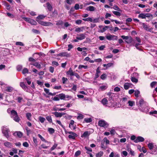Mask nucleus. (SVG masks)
I'll list each match as a JSON object with an SVG mask.
<instances>
[{
  "instance_id": "f257e3e1",
  "label": "nucleus",
  "mask_w": 157,
  "mask_h": 157,
  "mask_svg": "<svg viewBox=\"0 0 157 157\" xmlns=\"http://www.w3.org/2000/svg\"><path fill=\"white\" fill-rule=\"evenodd\" d=\"M46 16L43 15H39L36 18V21L40 25L44 26H48L51 25H53L51 22H45L40 20L44 19Z\"/></svg>"
},
{
  "instance_id": "f03ea898",
  "label": "nucleus",
  "mask_w": 157,
  "mask_h": 157,
  "mask_svg": "<svg viewBox=\"0 0 157 157\" xmlns=\"http://www.w3.org/2000/svg\"><path fill=\"white\" fill-rule=\"evenodd\" d=\"M10 117L16 122H18L20 120V119L17 114V112L14 110H12L11 111Z\"/></svg>"
},
{
  "instance_id": "7ed1b4c3",
  "label": "nucleus",
  "mask_w": 157,
  "mask_h": 157,
  "mask_svg": "<svg viewBox=\"0 0 157 157\" xmlns=\"http://www.w3.org/2000/svg\"><path fill=\"white\" fill-rule=\"evenodd\" d=\"M121 37L124 40H125V42L129 44L131 43L132 41V39L131 37H129L128 36H125L123 35L121 36Z\"/></svg>"
},
{
  "instance_id": "20e7f679",
  "label": "nucleus",
  "mask_w": 157,
  "mask_h": 157,
  "mask_svg": "<svg viewBox=\"0 0 157 157\" xmlns=\"http://www.w3.org/2000/svg\"><path fill=\"white\" fill-rule=\"evenodd\" d=\"M98 125L101 127H107L109 125L104 120H101L99 121L98 122Z\"/></svg>"
},
{
  "instance_id": "39448f33",
  "label": "nucleus",
  "mask_w": 157,
  "mask_h": 157,
  "mask_svg": "<svg viewBox=\"0 0 157 157\" xmlns=\"http://www.w3.org/2000/svg\"><path fill=\"white\" fill-rule=\"evenodd\" d=\"M68 133L70 134L68 136L70 139L75 140L76 137L77 136V135L75 133L72 132H68Z\"/></svg>"
},
{
  "instance_id": "423d86ee",
  "label": "nucleus",
  "mask_w": 157,
  "mask_h": 157,
  "mask_svg": "<svg viewBox=\"0 0 157 157\" xmlns=\"http://www.w3.org/2000/svg\"><path fill=\"white\" fill-rule=\"evenodd\" d=\"M106 39L109 40H117L118 38L117 36H116L114 35H112L109 34L108 36H106Z\"/></svg>"
},
{
  "instance_id": "0eeeda50",
  "label": "nucleus",
  "mask_w": 157,
  "mask_h": 157,
  "mask_svg": "<svg viewBox=\"0 0 157 157\" xmlns=\"http://www.w3.org/2000/svg\"><path fill=\"white\" fill-rule=\"evenodd\" d=\"M144 139L141 136H138L136 137V138L134 142L137 143L140 142H143L144 141Z\"/></svg>"
},
{
  "instance_id": "6e6552de",
  "label": "nucleus",
  "mask_w": 157,
  "mask_h": 157,
  "mask_svg": "<svg viewBox=\"0 0 157 157\" xmlns=\"http://www.w3.org/2000/svg\"><path fill=\"white\" fill-rule=\"evenodd\" d=\"M58 56H66V57H69L70 56V54L67 52H64L61 53H59L57 54Z\"/></svg>"
},
{
  "instance_id": "1a4fd4ad",
  "label": "nucleus",
  "mask_w": 157,
  "mask_h": 157,
  "mask_svg": "<svg viewBox=\"0 0 157 157\" xmlns=\"http://www.w3.org/2000/svg\"><path fill=\"white\" fill-rule=\"evenodd\" d=\"M79 36L76 37V38L79 40H82L86 38V34L85 33H81L78 35Z\"/></svg>"
},
{
  "instance_id": "9d476101",
  "label": "nucleus",
  "mask_w": 157,
  "mask_h": 157,
  "mask_svg": "<svg viewBox=\"0 0 157 157\" xmlns=\"http://www.w3.org/2000/svg\"><path fill=\"white\" fill-rule=\"evenodd\" d=\"M101 72V71L100 70V67H98L96 71V73L95 75V77L94 78L95 80H96L97 78H98L99 76L100 75L99 74Z\"/></svg>"
},
{
  "instance_id": "9b49d317",
  "label": "nucleus",
  "mask_w": 157,
  "mask_h": 157,
  "mask_svg": "<svg viewBox=\"0 0 157 157\" xmlns=\"http://www.w3.org/2000/svg\"><path fill=\"white\" fill-rule=\"evenodd\" d=\"M52 113L54 114L55 117H62L63 115H64L65 114V113H58L57 112H53Z\"/></svg>"
},
{
  "instance_id": "f8f14e48",
  "label": "nucleus",
  "mask_w": 157,
  "mask_h": 157,
  "mask_svg": "<svg viewBox=\"0 0 157 157\" xmlns=\"http://www.w3.org/2000/svg\"><path fill=\"white\" fill-rule=\"evenodd\" d=\"M8 132L9 131L8 129H3L2 131V132L4 134V136L7 138H8L9 137Z\"/></svg>"
},
{
  "instance_id": "ddd939ff",
  "label": "nucleus",
  "mask_w": 157,
  "mask_h": 157,
  "mask_svg": "<svg viewBox=\"0 0 157 157\" xmlns=\"http://www.w3.org/2000/svg\"><path fill=\"white\" fill-rule=\"evenodd\" d=\"M90 134V132L87 131L83 133L81 136L82 138H86L88 137Z\"/></svg>"
},
{
  "instance_id": "4468645a",
  "label": "nucleus",
  "mask_w": 157,
  "mask_h": 157,
  "mask_svg": "<svg viewBox=\"0 0 157 157\" xmlns=\"http://www.w3.org/2000/svg\"><path fill=\"white\" fill-rule=\"evenodd\" d=\"M13 135L15 136H17L19 138L22 137L23 135L22 132L20 131H17L13 133Z\"/></svg>"
},
{
  "instance_id": "2eb2a0df",
  "label": "nucleus",
  "mask_w": 157,
  "mask_h": 157,
  "mask_svg": "<svg viewBox=\"0 0 157 157\" xmlns=\"http://www.w3.org/2000/svg\"><path fill=\"white\" fill-rule=\"evenodd\" d=\"M74 121L71 120V121L69 125V127L71 129L75 130L76 129V125L75 126H74Z\"/></svg>"
},
{
  "instance_id": "dca6fc26",
  "label": "nucleus",
  "mask_w": 157,
  "mask_h": 157,
  "mask_svg": "<svg viewBox=\"0 0 157 157\" xmlns=\"http://www.w3.org/2000/svg\"><path fill=\"white\" fill-rule=\"evenodd\" d=\"M142 25L143 26V28H144V29H145L146 30L149 31V32H151V31L152 30V29L149 28L147 25L146 24H145L144 23H142Z\"/></svg>"
},
{
  "instance_id": "f3484780",
  "label": "nucleus",
  "mask_w": 157,
  "mask_h": 157,
  "mask_svg": "<svg viewBox=\"0 0 157 157\" xmlns=\"http://www.w3.org/2000/svg\"><path fill=\"white\" fill-rule=\"evenodd\" d=\"M150 153L152 154L156 155L157 154V147L156 146H155L154 147L153 149L151 150Z\"/></svg>"
},
{
  "instance_id": "a211bd4d",
  "label": "nucleus",
  "mask_w": 157,
  "mask_h": 157,
  "mask_svg": "<svg viewBox=\"0 0 157 157\" xmlns=\"http://www.w3.org/2000/svg\"><path fill=\"white\" fill-rule=\"evenodd\" d=\"M20 86L24 90L27 91L28 90V87L25 85L24 82H21Z\"/></svg>"
},
{
  "instance_id": "6ab92c4d",
  "label": "nucleus",
  "mask_w": 157,
  "mask_h": 157,
  "mask_svg": "<svg viewBox=\"0 0 157 157\" xmlns=\"http://www.w3.org/2000/svg\"><path fill=\"white\" fill-rule=\"evenodd\" d=\"M66 74L67 75H69L71 76L74 75V73L71 68H69V71L67 72Z\"/></svg>"
},
{
  "instance_id": "aec40b11",
  "label": "nucleus",
  "mask_w": 157,
  "mask_h": 157,
  "mask_svg": "<svg viewBox=\"0 0 157 157\" xmlns=\"http://www.w3.org/2000/svg\"><path fill=\"white\" fill-rule=\"evenodd\" d=\"M46 4L47 6V7L48 10L50 11H52L53 10V7L48 2H47Z\"/></svg>"
},
{
  "instance_id": "412c9836",
  "label": "nucleus",
  "mask_w": 157,
  "mask_h": 157,
  "mask_svg": "<svg viewBox=\"0 0 157 157\" xmlns=\"http://www.w3.org/2000/svg\"><path fill=\"white\" fill-rule=\"evenodd\" d=\"M56 96H58L59 99H60L61 100H64L66 97L65 94L63 93L59 94L58 95H57Z\"/></svg>"
},
{
  "instance_id": "4be33fe9",
  "label": "nucleus",
  "mask_w": 157,
  "mask_h": 157,
  "mask_svg": "<svg viewBox=\"0 0 157 157\" xmlns=\"http://www.w3.org/2000/svg\"><path fill=\"white\" fill-rule=\"evenodd\" d=\"M95 8L92 6H90L86 7V10L87 11H94Z\"/></svg>"
},
{
  "instance_id": "5701e85b",
  "label": "nucleus",
  "mask_w": 157,
  "mask_h": 157,
  "mask_svg": "<svg viewBox=\"0 0 157 157\" xmlns=\"http://www.w3.org/2000/svg\"><path fill=\"white\" fill-rule=\"evenodd\" d=\"M131 84V83L128 82L125 83L124 85V89L126 90L128 89Z\"/></svg>"
},
{
  "instance_id": "b1692460",
  "label": "nucleus",
  "mask_w": 157,
  "mask_h": 157,
  "mask_svg": "<svg viewBox=\"0 0 157 157\" xmlns=\"http://www.w3.org/2000/svg\"><path fill=\"white\" fill-rule=\"evenodd\" d=\"M148 147L149 148V150L151 151L153 149V148L155 146L153 145V144L152 143H149L147 144Z\"/></svg>"
},
{
  "instance_id": "393cba45",
  "label": "nucleus",
  "mask_w": 157,
  "mask_h": 157,
  "mask_svg": "<svg viewBox=\"0 0 157 157\" xmlns=\"http://www.w3.org/2000/svg\"><path fill=\"white\" fill-rule=\"evenodd\" d=\"M144 100H143V99H140L139 102H138V104H139V106L140 107H142V106L144 104Z\"/></svg>"
},
{
  "instance_id": "a878e982",
  "label": "nucleus",
  "mask_w": 157,
  "mask_h": 157,
  "mask_svg": "<svg viewBox=\"0 0 157 157\" xmlns=\"http://www.w3.org/2000/svg\"><path fill=\"white\" fill-rule=\"evenodd\" d=\"M31 64L36 67L39 69H40L41 68V65L38 63L36 62L33 63H32Z\"/></svg>"
},
{
  "instance_id": "bb28decb",
  "label": "nucleus",
  "mask_w": 157,
  "mask_h": 157,
  "mask_svg": "<svg viewBox=\"0 0 157 157\" xmlns=\"http://www.w3.org/2000/svg\"><path fill=\"white\" fill-rule=\"evenodd\" d=\"M26 117L27 119L29 121H31V117H32V114L31 113H28L26 114Z\"/></svg>"
},
{
  "instance_id": "cd10ccee",
  "label": "nucleus",
  "mask_w": 157,
  "mask_h": 157,
  "mask_svg": "<svg viewBox=\"0 0 157 157\" xmlns=\"http://www.w3.org/2000/svg\"><path fill=\"white\" fill-rule=\"evenodd\" d=\"M83 68L85 69H86L88 68V66H85L82 65H80L78 67V69L79 70H82Z\"/></svg>"
},
{
  "instance_id": "c85d7f7f",
  "label": "nucleus",
  "mask_w": 157,
  "mask_h": 157,
  "mask_svg": "<svg viewBox=\"0 0 157 157\" xmlns=\"http://www.w3.org/2000/svg\"><path fill=\"white\" fill-rule=\"evenodd\" d=\"M101 102L103 105H105L107 104L108 101L106 98H105L102 99L101 101Z\"/></svg>"
},
{
  "instance_id": "c756f323",
  "label": "nucleus",
  "mask_w": 157,
  "mask_h": 157,
  "mask_svg": "<svg viewBox=\"0 0 157 157\" xmlns=\"http://www.w3.org/2000/svg\"><path fill=\"white\" fill-rule=\"evenodd\" d=\"M48 131L50 134L53 133L55 132V130L53 128H48Z\"/></svg>"
},
{
  "instance_id": "7c9ffc66",
  "label": "nucleus",
  "mask_w": 157,
  "mask_h": 157,
  "mask_svg": "<svg viewBox=\"0 0 157 157\" xmlns=\"http://www.w3.org/2000/svg\"><path fill=\"white\" fill-rule=\"evenodd\" d=\"M82 20H83L84 21H90V22H93L92 19L90 17H88L87 18H83Z\"/></svg>"
},
{
  "instance_id": "2f4dec72",
  "label": "nucleus",
  "mask_w": 157,
  "mask_h": 157,
  "mask_svg": "<svg viewBox=\"0 0 157 157\" xmlns=\"http://www.w3.org/2000/svg\"><path fill=\"white\" fill-rule=\"evenodd\" d=\"M91 118H85L84 119V121L86 123H90L92 121Z\"/></svg>"
},
{
  "instance_id": "473e14b6",
  "label": "nucleus",
  "mask_w": 157,
  "mask_h": 157,
  "mask_svg": "<svg viewBox=\"0 0 157 157\" xmlns=\"http://www.w3.org/2000/svg\"><path fill=\"white\" fill-rule=\"evenodd\" d=\"M4 145L7 147H10L11 146V144L9 142H6L4 143Z\"/></svg>"
},
{
  "instance_id": "72a5a7b5",
  "label": "nucleus",
  "mask_w": 157,
  "mask_h": 157,
  "mask_svg": "<svg viewBox=\"0 0 157 157\" xmlns=\"http://www.w3.org/2000/svg\"><path fill=\"white\" fill-rule=\"evenodd\" d=\"M13 88L11 87L8 86L6 88V91L7 92H11L13 90Z\"/></svg>"
},
{
  "instance_id": "f704fd0d",
  "label": "nucleus",
  "mask_w": 157,
  "mask_h": 157,
  "mask_svg": "<svg viewBox=\"0 0 157 157\" xmlns=\"http://www.w3.org/2000/svg\"><path fill=\"white\" fill-rule=\"evenodd\" d=\"M107 75L105 73H104L101 75L100 78L102 80H104L107 78Z\"/></svg>"
},
{
  "instance_id": "c9c22d12",
  "label": "nucleus",
  "mask_w": 157,
  "mask_h": 157,
  "mask_svg": "<svg viewBox=\"0 0 157 157\" xmlns=\"http://www.w3.org/2000/svg\"><path fill=\"white\" fill-rule=\"evenodd\" d=\"M103 155L102 151H100L98 153L96 154V157H101Z\"/></svg>"
},
{
  "instance_id": "e433bc0d",
  "label": "nucleus",
  "mask_w": 157,
  "mask_h": 157,
  "mask_svg": "<svg viewBox=\"0 0 157 157\" xmlns=\"http://www.w3.org/2000/svg\"><path fill=\"white\" fill-rule=\"evenodd\" d=\"M39 119L40 121L41 122V123H43L45 121V119L44 117H43L40 116L39 117Z\"/></svg>"
},
{
  "instance_id": "4c0bfd02",
  "label": "nucleus",
  "mask_w": 157,
  "mask_h": 157,
  "mask_svg": "<svg viewBox=\"0 0 157 157\" xmlns=\"http://www.w3.org/2000/svg\"><path fill=\"white\" fill-rule=\"evenodd\" d=\"M113 8L115 10H117L118 11H121V10L120 8L117 5H115L113 6Z\"/></svg>"
},
{
  "instance_id": "58836bf2",
  "label": "nucleus",
  "mask_w": 157,
  "mask_h": 157,
  "mask_svg": "<svg viewBox=\"0 0 157 157\" xmlns=\"http://www.w3.org/2000/svg\"><path fill=\"white\" fill-rule=\"evenodd\" d=\"M29 23L34 25H36L37 24L36 21L31 19H30V21Z\"/></svg>"
},
{
  "instance_id": "ea45409f",
  "label": "nucleus",
  "mask_w": 157,
  "mask_h": 157,
  "mask_svg": "<svg viewBox=\"0 0 157 157\" xmlns=\"http://www.w3.org/2000/svg\"><path fill=\"white\" fill-rule=\"evenodd\" d=\"M135 96L136 98H138L139 97V95L140 94V91L138 90H136L135 91Z\"/></svg>"
},
{
  "instance_id": "a19ab883",
  "label": "nucleus",
  "mask_w": 157,
  "mask_h": 157,
  "mask_svg": "<svg viewBox=\"0 0 157 157\" xmlns=\"http://www.w3.org/2000/svg\"><path fill=\"white\" fill-rule=\"evenodd\" d=\"M4 4L5 6L6 7V9L8 10H10V6L8 4V3L6 2H4Z\"/></svg>"
},
{
  "instance_id": "79ce46f5",
  "label": "nucleus",
  "mask_w": 157,
  "mask_h": 157,
  "mask_svg": "<svg viewBox=\"0 0 157 157\" xmlns=\"http://www.w3.org/2000/svg\"><path fill=\"white\" fill-rule=\"evenodd\" d=\"M129 105L130 106H132L135 104V102L134 101H129L128 102Z\"/></svg>"
},
{
  "instance_id": "37998d69",
  "label": "nucleus",
  "mask_w": 157,
  "mask_h": 157,
  "mask_svg": "<svg viewBox=\"0 0 157 157\" xmlns=\"http://www.w3.org/2000/svg\"><path fill=\"white\" fill-rule=\"evenodd\" d=\"M46 119L50 123L52 122V120L51 116H48L46 117Z\"/></svg>"
},
{
  "instance_id": "c03bdc74",
  "label": "nucleus",
  "mask_w": 157,
  "mask_h": 157,
  "mask_svg": "<svg viewBox=\"0 0 157 157\" xmlns=\"http://www.w3.org/2000/svg\"><path fill=\"white\" fill-rule=\"evenodd\" d=\"M138 17L139 18H141L142 19H145V14L141 13L139 15Z\"/></svg>"
},
{
  "instance_id": "a18cd8bd",
  "label": "nucleus",
  "mask_w": 157,
  "mask_h": 157,
  "mask_svg": "<svg viewBox=\"0 0 157 157\" xmlns=\"http://www.w3.org/2000/svg\"><path fill=\"white\" fill-rule=\"evenodd\" d=\"M113 13L115 15L117 16H120L121 13L120 12L117 11H113Z\"/></svg>"
},
{
  "instance_id": "49530a36",
  "label": "nucleus",
  "mask_w": 157,
  "mask_h": 157,
  "mask_svg": "<svg viewBox=\"0 0 157 157\" xmlns=\"http://www.w3.org/2000/svg\"><path fill=\"white\" fill-rule=\"evenodd\" d=\"M28 70L27 68H24L22 71V73L23 74H25L26 73H28Z\"/></svg>"
},
{
  "instance_id": "de8ad7c7",
  "label": "nucleus",
  "mask_w": 157,
  "mask_h": 157,
  "mask_svg": "<svg viewBox=\"0 0 157 157\" xmlns=\"http://www.w3.org/2000/svg\"><path fill=\"white\" fill-rule=\"evenodd\" d=\"M131 80L132 82L135 83H137L138 81V79L134 77H131Z\"/></svg>"
},
{
  "instance_id": "09e8293b",
  "label": "nucleus",
  "mask_w": 157,
  "mask_h": 157,
  "mask_svg": "<svg viewBox=\"0 0 157 157\" xmlns=\"http://www.w3.org/2000/svg\"><path fill=\"white\" fill-rule=\"evenodd\" d=\"M32 31L33 33L36 34H38L40 33V31L36 29H33L32 30Z\"/></svg>"
},
{
  "instance_id": "8fccbe9b",
  "label": "nucleus",
  "mask_w": 157,
  "mask_h": 157,
  "mask_svg": "<svg viewBox=\"0 0 157 157\" xmlns=\"http://www.w3.org/2000/svg\"><path fill=\"white\" fill-rule=\"evenodd\" d=\"M33 140L34 143H35L36 146H37L38 145V142L37 141V138L34 137H33Z\"/></svg>"
},
{
  "instance_id": "3c124183",
  "label": "nucleus",
  "mask_w": 157,
  "mask_h": 157,
  "mask_svg": "<svg viewBox=\"0 0 157 157\" xmlns=\"http://www.w3.org/2000/svg\"><path fill=\"white\" fill-rule=\"evenodd\" d=\"M81 154V151H80L78 150L76 151L75 154V157H77L79 155Z\"/></svg>"
},
{
  "instance_id": "603ef678",
  "label": "nucleus",
  "mask_w": 157,
  "mask_h": 157,
  "mask_svg": "<svg viewBox=\"0 0 157 157\" xmlns=\"http://www.w3.org/2000/svg\"><path fill=\"white\" fill-rule=\"evenodd\" d=\"M58 15V13L56 10H54L52 12V16L53 17L56 16Z\"/></svg>"
},
{
  "instance_id": "864d4df0",
  "label": "nucleus",
  "mask_w": 157,
  "mask_h": 157,
  "mask_svg": "<svg viewBox=\"0 0 157 157\" xmlns=\"http://www.w3.org/2000/svg\"><path fill=\"white\" fill-rule=\"evenodd\" d=\"M93 23H98L99 22V18H96L93 20Z\"/></svg>"
},
{
  "instance_id": "5fc2aeb1",
  "label": "nucleus",
  "mask_w": 157,
  "mask_h": 157,
  "mask_svg": "<svg viewBox=\"0 0 157 157\" xmlns=\"http://www.w3.org/2000/svg\"><path fill=\"white\" fill-rule=\"evenodd\" d=\"M113 65V63H109L107 64V67H106L105 70L107 69L108 68L111 67Z\"/></svg>"
},
{
  "instance_id": "6e6d98bb",
  "label": "nucleus",
  "mask_w": 157,
  "mask_h": 157,
  "mask_svg": "<svg viewBox=\"0 0 157 157\" xmlns=\"http://www.w3.org/2000/svg\"><path fill=\"white\" fill-rule=\"evenodd\" d=\"M22 68V66L21 65H17V69L18 71H21Z\"/></svg>"
},
{
  "instance_id": "4d7b16f0",
  "label": "nucleus",
  "mask_w": 157,
  "mask_h": 157,
  "mask_svg": "<svg viewBox=\"0 0 157 157\" xmlns=\"http://www.w3.org/2000/svg\"><path fill=\"white\" fill-rule=\"evenodd\" d=\"M157 83V82L155 81H153L151 82L150 84V86L151 88H153L155 85Z\"/></svg>"
},
{
  "instance_id": "13d9d810",
  "label": "nucleus",
  "mask_w": 157,
  "mask_h": 157,
  "mask_svg": "<svg viewBox=\"0 0 157 157\" xmlns=\"http://www.w3.org/2000/svg\"><path fill=\"white\" fill-rule=\"evenodd\" d=\"M99 88L102 91H103L107 89V87L105 86H100Z\"/></svg>"
},
{
  "instance_id": "bf43d9fd",
  "label": "nucleus",
  "mask_w": 157,
  "mask_h": 157,
  "mask_svg": "<svg viewBox=\"0 0 157 157\" xmlns=\"http://www.w3.org/2000/svg\"><path fill=\"white\" fill-rule=\"evenodd\" d=\"M74 8L75 10H78L80 8L79 5L78 4H76L74 6Z\"/></svg>"
},
{
  "instance_id": "052dcab7",
  "label": "nucleus",
  "mask_w": 157,
  "mask_h": 157,
  "mask_svg": "<svg viewBox=\"0 0 157 157\" xmlns=\"http://www.w3.org/2000/svg\"><path fill=\"white\" fill-rule=\"evenodd\" d=\"M38 137L41 140L43 141H45V142H46L47 141L45 140V139L40 134H38Z\"/></svg>"
},
{
  "instance_id": "680f3d73",
  "label": "nucleus",
  "mask_w": 157,
  "mask_h": 157,
  "mask_svg": "<svg viewBox=\"0 0 157 157\" xmlns=\"http://www.w3.org/2000/svg\"><path fill=\"white\" fill-rule=\"evenodd\" d=\"M16 45H20L21 46H23L24 45V44L21 42H17L15 44Z\"/></svg>"
},
{
  "instance_id": "e2e57ef3",
  "label": "nucleus",
  "mask_w": 157,
  "mask_h": 157,
  "mask_svg": "<svg viewBox=\"0 0 157 157\" xmlns=\"http://www.w3.org/2000/svg\"><path fill=\"white\" fill-rule=\"evenodd\" d=\"M62 82L63 84H65L66 83V82L68 80V79L67 78L63 77L62 78Z\"/></svg>"
},
{
  "instance_id": "0e129e2a",
  "label": "nucleus",
  "mask_w": 157,
  "mask_h": 157,
  "mask_svg": "<svg viewBox=\"0 0 157 157\" xmlns=\"http://www.w3.org/2000/svg\"><path fill=\"white\" fill-rule=\"evenodd\" d=\"M57 144H54L53 146L51 148L50 150L52 151L54 150L56 148V147L57 146Z\"/></svg>"
},
{
  "instance_id": "69168bd1",
  "label": "nucleus",
  "mask_w": 157,
  "mask_h": 157,
  "mask_svg": "<svg viewBox=\"0 0 157 157\" xmlns=\"http://www.w3.org/2000/svg\"><path fill=\"white\" fill-rule=\"evenodd\" d=\"M140 45V44H139V43H136V44H135V47H136V48L137 49L140 50V51H142V49H141V48H140L139 46H138V45Z\"/></svg>"
},
{
  "instance_id": "338daca9",
  "label": "nucleus",
  "mask_w": 157,
  "mask_h": 157,
  "mask_svg": "<svg viewBox=\"0 0 157 157\" xmlns=\"http://www.w3.org/2000/svg\"><path fill=\"white\" fill-rule=\"evenodd\" d=\"M52 99L54 101H59V98L58 96H56V95Z\"/></svg>"
},
{
  "instance_id": "774afa93",
  "label": "nucleus",
  "mask_w": 157,
  "mask_h": 157,
  "mask_svg": "<svg viewBox=\"0 0 157 157\" xmlns=\"http://www.w3.org/2000/svg\"><path fill=\"white\" fill-rule=\"evenodd\" d=\"M83 116H84L82 114H80L78 116L77 119H82L83 118Z\"/></svg>"
}]
</instances>
